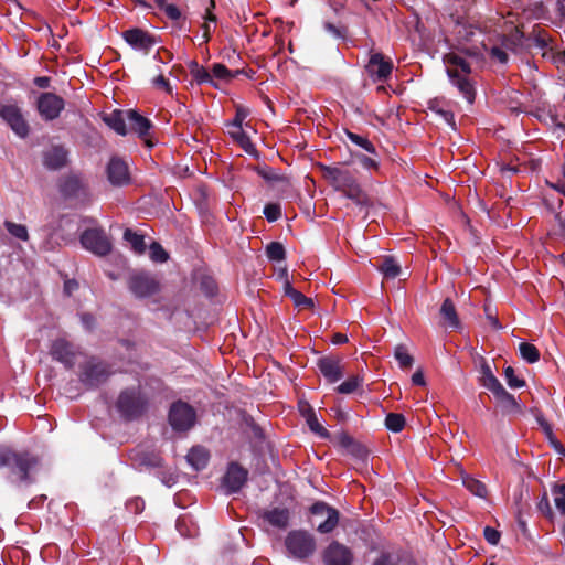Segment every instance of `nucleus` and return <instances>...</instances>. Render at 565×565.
I'll return each mask as SVG.
<instances>
[{
  "label": "nucleus",
  "instance_id": "15",
  "mask_svg": "<svg viewBox=\"0 0 565 565\" xmlns=\"http://www.w3.org/2000/svg\"><path fill=\"white\" fill-rule=\"evenodd\" d=\"M122 39L135 50L148 54L150 49L159 42V39L140 28L128 29L122 32Z\"/></svg>",
  "mask_w": 565,
  "mask_h": 565
},
{
  "label": "nucleus",
  "instance_id": "58",
  "mask_svg": "<svg viewBox=\"0 0 565 565\" xmlns=\"http://www.w3.org/2000/svg\"><path fill=\"white\" fill-rule=\"evenodd\" d=\"M153 86L163 89L168 94H172V86L169 81L162 75L159 74L157 77L152 79Z\"/></svg>",
  "mask_w": 565,
  "mask_h": 565
},
{
  "label": "nucleus",
  "instance_id": "26",
  "mask_svg": "<svg viewBox=\"0 0 565 565\" xmlns=\"http://www.w3.org/2000/svg\"><path fill=\"white\" fill-rule=\"evenodd\" d=\"M104 122L114 131H116L120 136H126L128 134L127 129V110H113L110 114H106L103 117Z\"/></svg>",
  "mask_w": 565,
  "mask_h": 565
},
{
  "label": "nucleus",
  "instance_id": "23",
  "mask_svg": "<svg viewBox=\"0 0 565 565\" xmlns=\"http://www.w3.org/2000/svg\"><path fill=\"white\" fill-rule=\"evenodd\" d=\"M345 198L353 201L358 206L369 209L372 206V200L355 180L349 186L341 191Z\"/></svg>",
  "mask_w": 565,
  "mask_h": 565
},
{
  "label": "nucleus",
  "instance_id": "16",
  "mask_svg": "<svg viewBox=\"0 0 565 565\" xmlns=\"http://www.w3.org/2000/svg\"><path fill=\"white\" fill-rule=\"evenodd\" d=\"M127 121L130 126V131L137 134L148 148L154 146L150 137V130L153 128V124L149 118L142 116L135 109H129L127 110Z\"/></svg>",
  "mask_w": 565,
  "mask_h": 565
},
{
  "label": "nucleus",
  "instance_id": "11",
  "mask_svg": "<svg viewBox=\"0 0 565 565\" xmlns=\"http://www.w3.org/2000/svg\"><path fill=\"white\" fill-rule=\"evenodd\" d=\"M41 161L49 171H60L70 163V151L64 145H51L42 150Z\"/></svg>",
  "mask_w": 565,
  "mask_h": 565
},
{
  "label": "nucleus",
  "instance_id": "18",
  "mask_svg": "<svg viewBox=\"0 0 565 565\" xmlns=\"http://www.w3.org/2000/svg\"><path fill=\"white\" fill-rule=\"evenodd\" d=\"M320 169L323 177L340 192L356 180L349 170L340 167L320 164Z\"/></svg>",
  "mask_w": 565,
  "mask_h": 565
},
{
  "label": "nucleus",
  "instance_id": "61",
  "mask_svg": "<svg viewBox=\"0 0 565 565\" xmlns=\"http://www.w3.org/2000/svg\"><path fill=\"white\" fill-rule=\"evenodd\" d=\"M349 451L358 457V458H364L367 456V449L365 448V446H363L361 443H359L358 440H355L352 445V447L349 449Z\"/></svg>",
  "mask_w": 565,
  "mask_h": 565
},
{
  "label": "nucleus",
  "instance_id": "40",
  "mask_svg": "<svg viewBox=\"0 0 565 565\" xmlns=\"http://www.w3.org/2000/svg\"><path fill=\"white\" fill-rule=\"evenodd\" d=\"M266 256L271 262H281L286 258V249L279 242H271L266 246Z\"/></svg>",
  "mask_w": 565,
  "mask_h": 565
},
{
  "label": "nucleus",
  "instance_id": "49",
  "mask_svg": "<svg viewBox=\"0 0 565 565\" xmlns=\"http://www.w3.org/2000/svg\"><path fill=\"white\" fill-rule=\"evenodd\" d=\"M149 250H150V258L153 262L164 263L169 258L168 253L164 250V248L158 242H152L149 247Z\"/></svg>",
  "mask_w": 565,
  "mask_h": 565
},
{
  "label": "nucleus",
  "instance_id": "10",
  "mask_svg": "<svg viewBox=\"0 0 565 565\" xmlns=\"http://www.w3.org/2000/svg\"><path fill=\"white\" fill-rule=\"evenodd\" d=\"M64 107V99L54 93H41L36 99V109L45 121H53L58 118Z\"/></svg>",
  "mask_w": 565,
  "mask_h": 565
},
{
  "label": "nucleus",
  "instance_id": "8",
  "mask_svg": "<svg viewBox=\"0 0 565 565\" xmlns=\"http://www.w3.org/2000/svg\"><path fill=\"white\" fill-rule=\"evenodd\" d=\"M82 246L98 256H106L111 252V243L103 228H87L79 237Z\"/></svg>",
  "mask_w": 565,
  "mask_h": 565
},
{
  "label": "nucleus",
  "instance_id": "45",
  "mask_svg": "<svg viewBox=\"0 0 565 565\" xmlns=\"http://www.w3.org/2000/svg\"><path fill=\"white\" fill-rule=\"evenodd\" d=\"M255 171L267 182H285L286 177L277 173L274 169L268 167H256Z\"/></svg>",
  "mask_w": 565,
  "mask_h": 565
},
{
  "label": "nucleus",
  "instance_id": "33",
  "mask_svg": "<svg viewBox=\"0 0 565 565\" xmlns=\"http://www.w3.org/2000/svg\"><path fill=\"white\" fill-rule=\"evenodd\" d=\"M124 239L130 244L132 250L138 255L143 254L147 249L143 235L130 228L125 230Z\"/></svg>",
  "mask_w": 565,
  "mask_h": 565
},
{
  "label": "nucleus",
  "instance_id": "47",
  "mask_svg": "<svg viewBox=\"0 0 565 565\" xmlns=\"http://www.w3.org/2000/svg\"><path fill=\"white\" fill-rule=\"evenodd\" d=\"M504 379L510 388H521L526 385L525 380L520 379L515 375V371L512 366H507L503 371Z\"/></svg>",
  "mask_w": 565,
  "mask_h": 565
},
{
  "label": "nucleus",
  "instance_id": "35",
  "mask_svg": "<svg viewBox=\"0 0 565 565\" xmlns=\"http://www.w3.org/2000/svg\"><path fill=\"white\" fill-rule=\"evenodd\" d=\"M348 139L356 145L358 147L364 149L366 152H369L370 154H373L374 157H377V152H376V149L374 147V145L366 138V137H363V136H360L355 132H352L348 129L344 130Z\"/></svg>",
  "mask_w": 565,
  "mask_h": 565
},
{
  "label": "nucleus",
  "instance_id": "59",
  "mask_svg": "<svg viewBox=\"0 0 565 565\" xmlns=\"http://www.w3.org/2000/svg\"><path fill=\"white\" fill-rule=\"evenodd\" d=\"M323 26H324V30L327 32L331 33L334 38H339V39L345 38L347 31L344 28L337 26L331 22H326Z\"/></svg>",
  "mask_w": 565,
  "mask_h": 565
},
{
  "label": "nucleus",
  "instance_id": "62",
  "mask_svg": "<svg viewBox=\"0 0 565 565\" xmlns=\"http://www.w3.org/2000/svg\"><path fill=\"white\" fill-rule=\"evenodd\" d=\"M247 115L248 114L244 108L238 107L236 109L235 118L231 122V126L232 127H242L243 120L247 117Z\"/></svg>",
  "mask_w": 565,
  "mask_h": 565
},
{
  "label": "nucleus",
  "instance_id": "34",
  "mask_svg": "<svg viewBox=\"0 0 565 565\" xmlns=\"http://www.w3.org/2000/svg\"><path fill=\"white\" fill-rule=\"evenodd\" d=\"M136 460L140 467L160 468L162 467V458L156 452L141 451L136 455Z\"/></svg>",
  "mask_w": 565,
  "mask_h": 565
},
{
  "label": "nucleus",
  "instance_id": "12",
  "mask_svg": "<svg viewBox=\"0 0 565 565\" xmlns=\"http://www.w3.org/2000/svg\"><path fill=\"white\" fill-rule=\"evenodd\" d=\"M108 182L116 188H124L131 183V174L128 163L118 156H113L106 166Z\"/></svg>",
  "mask_w": 565,
  "mask_h": 565
},
{
  "label": "nucleus",
  "instance_id": "53",
  "mask_svg": "<svg viewBox=\"0 0 565 565\" xmlns=\"http://www.w3.org/2000/svg\"><path fill=\"white\" fill-rule=\"evenodd\" d=\"M352 156L364 169H379V162L375 158L365 156L360 152H355Z\"/></svg>",
  "mask_w": 565,
  "mask_h": 565
},
{
  "label": "nucleus",
  "instance_id": "17",
  "mask_svg": "<svg viewBox=\"0 0 565 565\" xmlns=\"http://www.w3.org/2000/svg\"><path fill=\"white\" fill-rule=\"evenodd\" d=\"M57 189L60 194L68 200L78 198L81 194H86L87 185L79 174L68 173L58 179Z\"/></svg>",
  "mask_w": 565,
  "mask_h": 565
},
{
  "label": "nucleus",
  "instance_id": "21",
  "mask_svg": "<svg viewBox=\"0 0 565 565\" xmlns=\"http://www.w3.org/2000/svg\"><path fill=\"white\" fill-rule=\"evenodd\" d=\"M248 471L237 462H231L224 476V486L230 493L238 492L246 483Z\"/></svg>",
  "mask_w": 565,
  "mask_h": 565
},
{
  "label": "nucleus",
  "instance_id": "48",
  "mask_svg": "<svg viewBox=\"0 0 565 565\" xmlns=\"http://www.w3.org/2000/svg\"><path fill=\"white\" fill-rule=\"evenodd\" d=\"M230 135L234 140H236L247 152H249V148H253L249 137L243 130L242 127H233V130L230 131Z\"/></svg>",
  "mask_w": 565,
  "mask_h": 565
},
{
  "label": "nucleus",
  "instance_id": "42",
  "mask_svg": "<svg viewBox=\"0 0 565 565\" xmlns=\"http://www.w3.org/2000/svg\"><path fill=\"white\" fill-rule=\"evenodd\" d=\"M362 384L359 375H353L337 386L335 391L340 394H351L355 392Z\"/></svg>",
  "mask_w": 565,
  "mask_h": 565
},
{
  "label": "nucleus",
  "instance_id": "32",
  "mask_svg": "<svg viewBox=\"0 0 565 565\" xmlns=\"http://www.w3.org/2000/svg\"><path fill=\"white\" fill-rule=\"evenodd\" d=\"M302 414L312 433L324 439L330 437L329 431L319 423L315 411L310 406H308L307 411L302 412Z\"/></svg>",
  "mask_w": 565,
  "mask_h": 565
},
{
  "label": "nucleus",
  "instance_id": "22",
  "mask_svg": "<svg viewBox=\"0 0 565 565\" xmlns=\"http://www.w3.org/2000/svg\"><path fill=\"white\" fill-rule=\"evenodd\" d=\"M447 75L451 83L458 88L462 96L469 102L475 100V87L470 83L468 75H461L457 68L447 67Z\"/></svg>",
  "mask_w": 565,
  "mask_h": 565
},
{
  "label": "nucleus",
  "instance_id": "28",
  "mask_svg": "<svg viewBox=\"0 0 565 565\" xmlns=\"http://www.w3.org/2000/svg\"><path fill=\"white\" fill-rule=\"evenodd\" d=\"M265 521L278 529H286L289 524L290 513L287 508H274L263 514Z\"/></svg>",
  "mask_w": 565,
  "mask_h": 565
},
{
  "label": "nucleus",
  "instance_id": "9",
  "mask_svg": "<svg viewBox=\"0 0 565 565\" xmlns=\"http://www.w3.org/2000/svg\"><path fill=\"white\" fill-rule=\"evenodd\" d=\"M0 117L20 138H26L29 136L30 126L19 106L13 104L1 105Z\"/></svg>",
  "mask_w": 565,
  "mask_h": 565
},
{
  "label": "nucleus",
  "instance_id": "5",
  "mask_svg": "<svg viewBox=\"0 0 565 565\" xmlns=\"http://www.w3.org/2000/svg\"><path fill=\"white\" fill-rule=\"evenodd\" d=\"M129 291L138 299L150 298L161 291L158 277L147 270H135L127 279Z\"/></svg>",
  "mask_w": 565,
  "mask_h": 565
},
{
  "label": "nucleus",
  "instance_id": "64",
  "mask_svg": "<svg viewBox=\"0 0 565 565\" xmlns=\"http://www.w3.org/2000/svg\"><path fill=\"white\" fill-rule=\"evenodd\" d=\"M412 383L414 385H417V386H425L426 385V381H425V377H424V373L418 370L416 371L413 375H412Z\"/></svg>",
  "mask_w": 565,
  "mask_h": 565
},
{
  "label": "nucleus",
  "instance_id": "25",
  "mask_svg": "<svg viewBox=\"0 0 565 565\" xmlns=\"http://www.w3.org/2000/svg\"><path fill=\"white\" fill-rule=\"evenodd\" d=\"M439 315L441 317V324L446 328L459 329L460 319L458 317L454 301L450 298H446L440 307Z\"/></svg>",
  "mask_w": 565,
  "mask_h": 565
},
{
  "label": "nucleus",
  "instance_id": "19",
  "mask_svg": "<svg viewBox=\"0 0 565 565\" xmlns=\"http://www.w3.org/2000/svg\"><path fill=\"white\" fill-rule=\"evenodd\" d=\"M366 71L375 81L385 82L392 74L393 62L385 58L382 53H373L370 56Z\"/></svg>",
  "mask_w": 565,
  "mask_h": 565
},
{
  "label": "nucleus",
  "instance_id": "60",
  "mask_svg": "<svg viewBox=\"0 0 565 565\" xmlns=\"http://www.w3.org/2000/svg\"><path fill=\"white\" fill-rule=\"evenodd\" d=\"M490 55L502 64L507 63L509 60L508 53L499 46H493L490 51Z\"/></svg>",
  "mask_w": 565,
  "mask_h": 565
},
{
  "label": "nucleus",
  "instance_id": "20",
  "mask_svg": "<svg viewBox=\"0 0 565 565\" xmlns=\"http://www.w3.org/2000/svg\"><path fill=\"white\" fill-rule=\"evenodd\" d=\"M317 366L323 377L330 383H335L343 377L341 359L338 356H322L317 361Z\"/></svg>",
  "mask_w": 565,
  "mask_h": 565
},
{
  "label": "nucleus",
  "instance_id": "39",
  "mask_svg": "<svg viewBox=\"0 0 565 565\" xmlns=\"http://www.w3.org/2000/svg\"><path fill=\"white\" fill-rule=\"evenodd\" d=\"M405 424L406 419L403 414L388 413L385 417V427L393 433L402 431L405 427Z\"/></svg>",
  "mask_w": 565,
  "mask_h": 565
},
{
  "label": "nucleus",
  "instance_id": "55",
  "mask_svg": "<svg viewBox=\"0 0 565 565\" xmlns=\"http://www.w3.org/2000/svg\"><path fill=\"white\" fill-rule=\"evenodd\" d=\"M192 77L196 81L198 84H213V77L211 73L203 66H200L195 72H193Z\"/></svg>",
  "mask_w": 565,
  "mask_h": 565
},
{
  "label": "nucleus",
  "instance_id": "31",
  "mask_svg": "<svg viewBox=\"0 0 565 565\" xmlns=\"http://www.w3.org/2000/svg\"><path fill=\"white\" fill-rule=\"evenodd\" d=\"M377 269L387 279H394L401 274V266L393 256H384Z\"/></svg>",
  "mask_w": 565,
  "mask_h": 565
},
{
  "label": "nucleus",
  "instance_id": "27",
  "mask_svg": "<svg viewBox=\"0 0 565 565\" xmlns=\"http://www.w3.org/2000/svg\"><path fill=\"white\" fill-rule=\"evenodd\" d=\"M479 360H480L479 382L484 388L489 390L490 392H493L502 384L497 379V376L493 374L489 362L482 356H480Z\"/></svg>",
  "mask_w": 565,
  "mask_h": 565
},
{
  "label": "nucleus",
  "instance_id": "1",
  "mask_svg": "<svg viewBox=\"0 0 565 565\" xmlns=\"http://www.w3.org/2000/svg\"><path fill=\"white\" fill-rule=\"evenodd\" d=\"M40 466V458L28 450H14L9 446H0V470L6 471V479L14 486L34 483V473Z\"/></svg>",
  "mask_w": 565,
  "mask_h": 565
},
{
  "label": "nucleus",
  "instance_id": "24",
  "mask_svg": "<svg viewBox=\"0 0 565 565\" xmlns=\"http://www.w3.org/2000/svg\"><path fill=\"white\" fill-rule=\"evenodd\" d=\"M491 393L493 394V396L495 397L504 413L515 414L522 412L521 405L518 403L515 397L503 387V385L499 386Z\"/></svg>",
  "mask_w": 565,
  "mask_h": 565
},
{
  "label": "nucleus",
  "instance_id": "43",
  "mask_svg": "<svg viewBox=\"0 0 565 565\" xmlns=\"http://www.w3.org/2000/svg\"><path fill=\"white\" fill-rule=\"evenodd\" d=\"M554 503L561 514H565V483H555L552 488Z\"/></svg>",
  "mask_w": 565,
  "mask_h": 565
},
{
  "label": "nucleus",
  "instance_id": "14",
  "mask_svg": "<svg viewBox=\"0 0 565 565\" xmlns=\"http://www.w3.org/2000/svg\"><path fill=\"white\" fill-rule=\"evenodd\" d=\"M353 561L351 548L338 541H332L322 552L324 565H352Z\"/></svg>",
  "mask_w": 565,
  "mask_h": 565
},
{
  "label": "nucleus",
  "instance_id": "41",
  "mask_svg": "<svg viewBox=\"0 0 565 565\" xmlns=\"http://www.w3.org/2000/svg\"><path fill=\"white\" fill-rule=\"evenodd\" d=\"M519 350L522 359L527 363L532 364L540 360V351L534 344L522 342Z\"/></svg>",
  "mask_w": 565,
  "mask_h": 565
},
{
  "label": "nucleus",
  "instance_id": "2",
  "mask_svg": "<svg viewBox=\"0 0 565 565\" xmlns=\"http://www.w3.org/2000/svg\"><path fill=\"white\" fill-rule=\"evenodd\" d=\"M148 406V398L140 386L122 390L117 398L116 407L125 420H135L142 416Z\"/></svg>",
  "mask_w": 565,
  "mask_h": 565
},
{
  "label": "nucleus",
  "instance_id": "29",
  "mask_svg": "<svg viewBox=\"0 0 565 565\" xmlns=\"http://www.w3.org/2000/svg\"><path fill=\"white\" fill-rule=\"evenodd\" d=\"M209 459V452L203 447H193L186 456L188 462L195 471L203 470L207 466Z\"/></svg>",
  "mask_w": 565,
  "mask_h": 565
},
{
  "label": "nucleus",
  "instance_id": "7",
  "mask_svg": "<svg viewBox=\"0 0 565 565\" xmlns=\"http://www.w3.org/2000/svg\"><path fill=\"white\" fill-rule=\"evenodd\" d=\"M169 423L175 431H188L196 420L195 409L183 401L174 402L169 411Z\"/></svg>",
  "mask_w": 565,
  "mask_h": 565
},
{
  "label": "nucleus",
  "instance_id": "36",
  "mask_svg": "<svg viewBox=\"0 0 565 565\" xmlns=\"http://www.w3.org/2000/svg\"><path fill=\"white\" fill-rule=\"evenodd\" d=\"M443 61L445 64L450 66H456L459 68L463 75H469L471 73L470 64L461 56L456 53H447L444 55Z\"/></svg>",
  "mask_w": 565,
  "mask_h": 565
},
{
  "label": "nucleus",
  "instance_id": "52",
  "mask_svg": "<svg viewBox=\"0 0 565 565\" xmlns=\"http://www.w3.org/2000/svg\"><path fill=\"white\" fill-rule=\"evenodd\" d=\"M263 212L268 222H276L281 216V209L278 203L266 204Z\"/></svg>",
  "mask_w": 565,
  "mask_h": 565
},
{
  "label": "nucleus",
  "instance_id": "63",
  "mask_svg": "<svg viewBox=\"0 0 565 565\" xmlns=\"http://www.w3.org/2000/svg\"><path fill=\"white\" fill-rule=\"evenodd\" d=\"M338 438L340 445L348 450L352 447L353 443L355 441V439L345 431L340 433Z\"/></svg>",
  "mask_w": 565,
  "mask_h": 565
},
{
  "label": "nucleus",
  "instance_id": "30",
  "mask_svg": "<svg viewBox=\"0 0 565 565\" xmlns=\"http://www.w3.org/2000/svg\"><path fill=\"white\" fill-rule=\"evenodd\" d=\"M451 21L454 22V31L452 33L456 35L459 42L469 41L473 35V29L471 25L467 24L466 21L460 17L450 15Z\"/></svg>",
  "mask_w": 565,
  "mask_h": 565
},
{
  "label": "nucleus",
  "instance_id": "3",
  "mask_svg": "<svg viewBox=\"0 0 565 565\" xmlns=\"http://www.w3.org/2000/svg\"><path fill=\"white\" fill-rule=\"evenodd\" d=\"M110 365L92 356L79 365L78 380L88 390L104 384L111 375Z\"/></svg>",
  "mask_w": 565,
  "mask_h": 565
},
{
  "label": "nucleus",
  "instance_id": "4",
  "mask_svg": "<svg viewBox=\"0 0 565 565\" xmlns=\"http://www.w3.org/2000/svg\"><path fill=\"white\" fill-rule=\"evenodd\" d=\"M285 546L294 558L303 561L315 554L317 542L310 532L306 530H292L285 539Z\"/></svg>",
  "mask_w": 565,
  "mask_h": 565
},
{
  "label": "nucleus",
  "instance_id": "38",
  "mask_svg": "<svg viewBox=\"0 0 565 565\" xmlns=\"http://www.w3.org/2000/svg\"><path fill=\"white\" fill-rule=\"evenodd\" d=\"M429 109L441 117L454 130H456L455 115L451 110L440 106L436 99L429 102Z\"/></svg>",
  "mask_w": 565,
  "mask_h": 565
},
{
  "label": "nucleus",
  "instance_id": "6",
  "mask_svg": "<svg viewBox=\"0 0 565 565\" xmlns=\"http://www.w3.org/2000/svg\"><path fill=\"white\" fill-rule=\"evenodd\" d=\"M309 512L313 518L311 524L315 525L318 522L317 531L322 534L331 533L339 524V511L323 501L315 502L309 508Z\"/></svg>",
  "mask_w": 565,
  "mask_h": 565
},
{
  "label": "nucleus",
  "instance_id": "44",
  "mask_svg": "<svg viewBox=\"0 0 565 565\" xmlns=\"http://www.w3.org/2000/svg\"><path fill=\"white\" fill-rule=\"evenodd\" d=\"M4 227L15 238L21 239V241H28L29 239V232H28V228H26L25 225L17 224V223L11 222V221H6L4 222Z\"/></svg>",
  "mask_w": 565,
  "mask_h": 565
},
{
  "label": "nucleus",
  "instance_id": "57",
  "mask_svg": "<svg viewBox=\"0 0 565 565\" xmlns=\"http://www.w3.org/2000/svg\"><path fill=\"white\" fill-rule=\"evenodd\" d=\"M161 10H163L167 17L172 21H180L182 18L180 9L174 4L168 3L167 6L162 7Z\"/></svg>",
  "mask_w": 565,
  "mask_h": 565
},
{
  "label": "nucleus",
  "instance_id": "54",
  "mask_svg": "<svg viewBox=\"0 0 565 565\" xmlns=\"http://www.w3.org/2000/svg\"><path fill=\"white\" fill-rule=\"evenodd\" d=\"M372 565H399V559L392 553L383 552L374 559Z\"/></svg>",
  "mask_w": 565,
  "mask_h": 565
},
{
  "label": "nucleus",
  "instance_id": "51",
  "mask_svg": "<svg viewBox=\"0 0 565 565\" xmlns=\"http://www.w3.org/2000/svg\"><path fill=\"white\" fill-rule=\"evenodd\" d=\"M290 299L298 309H312L315 306L313 300L299 290Z\"/></svg>",
  "mask_w": 565,
  "mask_h": 565
},
{
  "label": "nucleus",
  "instance_id": "56",
  "mask_svg": "<svg viewBox=\"0 0 565 565\" xmlns=\"http://www.w3.org/2000/svg\"><path fill=\"white\" fill-rule=\"evenodd\" d=\"M486 541L491 545H498L501 539V533L491 526H486L483 530Z\"/></svg>",
  "mask_w": 565,
  "mask_h": 565
},
{
  "label": "nucleus",
  "instance_id": "13",
  "mask_svg": "<svg viewBox=\"0 0 565 565\" xmlns=\"http://www.w3.org/2000/svg\"><path fill=\"white\" fill-rule=\"evenodd\" d=\"M77 349L65 338H57L52 341L50 354L53 360L62 363L67 370L74 367L76 363Z\"/></svg>",
  "mask_w": 565,
  "mask_h": 565
},
{
  "label": "nucleus",
  "instance_id": "37",
  "mask_svg": "<svg viewBox=\"0 0 565 565\" xmlns=\"http://www.w3.org/2000/svg\"><path fill=\"white\" fill-rule=\"evenodd\" d=\"M462 483L471 493L479 498L484 499L488 494L486 484L470 476H465L462 478Z\"/></svg>",
  "mask_w": 565,
  "mask_h": 565
},
{
  "label": "nucleus",
  "instance_id": "46",
  "mask_svg": "<svg viewBox=\"0 0 565 565\" xmlns=\"http://www.w3.org/2000/svg\"><path fill=\"white\" fill-rule=\"evenodd\" d=\"M394 355L402 369L412 367V365L414 363V359L411 354H408V352L404 345H402V344L397 345L395 349Z\"/></svg>",
  "mask_w": 565,
  "mask_h": 565
},
{
  "label": "nucleus",
  "instance_id": "50",
  "mask_svg": "<svg viewBox=\"0 0 565 565\" xmlns=\"http://www.w3.org/2000/svg\"><path fill=\"white\" fill-rule=\"evenodd\" d=\"M212 77H216L223 81H231L235 78V74L232 73L224 64L215 63L212 66Z\"/></svg>",
  "mask_w": 565,
  "mask_h": 565
}]
</instances>
